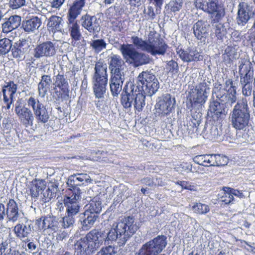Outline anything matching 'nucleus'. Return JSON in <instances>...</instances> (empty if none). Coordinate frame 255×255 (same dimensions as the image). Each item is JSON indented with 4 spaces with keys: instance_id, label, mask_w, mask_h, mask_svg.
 <instances>
[{
    "instance_id": "nucleus-11",
    "label": "nucleus",
    "mask_w": 255,
    "mask_h": 255,
    "mask_svg": "<svg viewBox=\"0 0 255 255\" xmlns=\"http://www.w3.org/2000/svg\"><path fill=\"white\" fill-rule=\"evenodd\" d=\"M254 4L252 1L240 2L238 5L237 22L239 25H244L255 15Z\"/></svg>"
},
{
    "instance_id": "nucleus-50",
    "label": "nucleus",
    "mask_w": 255,
    "mask_h": 255,
    "mask_svg": "<svg viewBox=\"0 0 255 255\" xmlns=\"http://www.w3.org/2000/svg\"><path fill=\"white\" fill-rule=\"evenodd\" d=\"M182 4V0H172L169 2L168 6L171 11L175 12L181 9Z\"/></svg>"
},
{
    "instance_id": "nucleus-19",
    "label": "nucleus",
    "mask_w": 255,
    "mask_h": 255,
    "mask_svg": "<svg viewBox=\"0 0 255 255\" xmlns=\"http://www.w3.org/2000/svg\"><path fill=\"white\" fill-rule=\"evenodd\" d=\"M109 65L111 75H125V62L120 55L112 53L109 56Z\"/></svg>"
},
{
    "instance_id": "nucleus-23",
    "label": "nucleus",
    "mask_w": 255,
    "mask_h": 255,
    "mask_svg": "<svg viewBox=\"0 0 255 255\" xmlns=\"http://www.w3.org/2000/svg\"><path fill=\"white\" fill-rule=\"evenodd\" d=\"M88 183L92 182L90 176L85 173H77L71 175L67 181V184L69 187L73 189L78 188L77 186L83 185L84 183Z\"/></svg>"
},
{
    "instance_id": "nucleus-6",
    "label": "nucleus",
    "mask_w": 255,
    "mask_h": 255,
    "mask_svg": "<svg viewBox=\"0 0 255 255\" xmlns=\"http://www.w3.org/2000/svg\"><path fill=\"white\" fill-rule=\"evenodd\" d=\"M104 237L102 231L93 230L85 238L78 242L75 246L81 252L90 255L105 243Z\"/></svg>"
},
{
    "instance_id": "nucleus-64",
    "label": "nucleus",
    "mask_w": 255,
    "mask_h": 255,
    "mask_svg": "<svg viewBox=\"0 0 255 255\" xmlns=\"http://www.w3.org/2000/svg\"><path fill=\"white\" fill-rule=\"evenodd\" d=\"M65 0H53L50 2V6L53 8L59 9Z\"/></svg>"
},
{
    "instance_id": "nucleus-31",
    "label": "nucleus",
    "mask_w": 255,
    "mask_h": 255,
    "mask_svg": "<svg viewBox=\"0 0 255 255\" xmlns=\"http://www.w3.org/2000/svg\"><path fill=\"white\" fill-rule=\"evenodd\" d=\"M52 80L50 75H44L42 76L41 80L38 84V95L44 98L47 94V91L51 87Z\"/></svg>"
},
{
    "instance_id": "nucleus-58",
    "label": "nucleus",
    "mask_w": 255,
    "mask_h": 255,
    "mask_svg": "<svg viewBox=\"0 0 255 255\" xmlns=\"http://www.w3.org/2000/svg\"><path fill=\"white\" fill-rule=\"evenodd\" d=\"M17 89V85L14 84L13 82L10 81L6 83L3 87L2 89H5L8 91L11 92L12 93H15Z\"/></svg>"
},
{
    "instance_id": "nucleus-30",
    "label": "nucleus",
    "mask_w": 255,
    "mask_h": 255,
    "mask_svg": "<svg viewBox=\"0 0 255 255\" xmlns=\"http://www.w3.org/2000/svg\"><path fill=\"white\" fill-rule=\"evenodd\" d=\"M28 47V43L25 40H19L15 42L11 48L13 57L18 59L21 58Z\"/></svg>"
},
{
    "instance_id": "nucleus-1",
    "label": "nucleus",
    "mask_w": 255,
    "mask_h": 255,
    "mask_svg": "<svg viewBox=\"0 0 255 255\" xmlns=\"http://www.w3.org/2000/svg\"><path fill=\"white\" fill-rule=\"evenodd\" d=\"M137 229L138 226L133 217L125 218L114 224L109 232L102 231L105 236V244H109L110 242L118 239L120 246H123Z\"/></svg>"
},
{
    "instance_id": "nucleus-24",
    "label": "nucleus",
    "mask_w": 255,
    "mask_h": 255,
    "mask_svg": "<svg viewBox=\"0 0 255 255\" xmlns=\"http://www.w3.org/2000/svg\"><path fill=\"white\" fill-rule=\"evenodd\" d=\"M125 81V75H111L110 80V88L112 95L118 97L122 90Z\"/></svg>"
},
{
    "instance_id": "nucleus-9",
    "label": "nucleus",
    "mask_w": 255,
    "mask_h": 255,
    "mask_svg": "<svg viewBox=\"0 0 255 255\" xmlns=\"http://www.w3.org/2000/svg\"><path fill=\"white\" fill-rule=\"evenodd\" d=\"M226 89L218 83H215L213 90V97L219 98L222 101L228 104H234L237 100L236 87L231 79H228L225 83Z\"/></svg>"
},
{
    "instance_id": "nucleus-26",
    "label": "nucleus",
    "mask_w": 255,
    "mask_h": 255,
    "mask_svg": "<svg viewBox=\"0 0 255 255\" xmlns=\"http://www.w3.org/2000/svg\"><path fill=\"white\" fill-rule=\"evenodd\" d=\"M21 17L14 15L8 18L5 19V21L2 24V30L4 33H8L17 28L20 24Z\"/></svg>"
},
{
    "instance_id": "nucleus-28",
    "label": "nucleus",
    "mask_w": 255,
    "mask_h": 255,
    "mask_svg": "<svg viewBox=\"0 0 255 255\" xmlns=\"http://www.w3.org/2000/svg\"><path fill=\"white\" fill-rule=\"evenodd\" d=\"M32 224L27 221L24 223L17 224L14 228V232L16 237L22 239L27 237L31 232Z\"/></svg>"
},
{
    "instance_id": "nucleus-41",
    "label": "nucleus",
    "mask_w": 255,
    "mask_h": 255,
    "mask_svg": "<svg viewBox=\"0 0 255 255\" xmlns=\"http://www.w3.org/2000/svg\"><path fill=\"white\" fill-rule=\"evenodd\" d=\"M159 82L157 79L153 81L148 82L144 84L142 93L146 94L147 96H151L154 94L159 89Z\"/></svg>"
},
{
    "instance_id": "nucleus-29",
    "label": "nucleus",
    "mask_w": 255,
    "mask_h": 255,
    "mask_svg": "<svg viewBox=\"0 0 255 255\" xmlns=\"http://www.w3.org/2000/svg\"><path fill=\"white\" fill-rule=\"evenodd\" d=\"M85 4V0H76L70 6L68 10V20H75L80 14Z\"/></svg>"
},
{
    "instance_id": "nucleus-15",
    "label": "nucleus",
    "mask_w": 255,
    "mask_h": 255,
    "mask_svg": "<svg viewBox=\"0 0 255 255\" xmlns=\"http://www.w3.org/2000/svg\"><path fill=\"white\" fill-rule=\"evenodd\" d=\"M175 104L174 98H172L169 94L162 97L155 106L156 113L158 115L165 116L169 114Z\"/></svg>"
},
{
    "instance_id": "nucleus-14",
    "label": "nucleus",
    "mask_w": 255,
    "mask_h": 255,
    "mask_svg": "<svg viewBox=\"0 0 255 255\" xmlns=\"http://www.w3.org/2000/svg\"><path fill=\"white\" fill-rule=\"evenodd\" d=\"M4 203L6 207L7 223H15L19 222L22 218L23 214L22 211L19 209L16 201L12 199H9L4 201Z\"/></svg>"
},
{
    "instance_id": "nucleus-54",
    "label": "nucleus",
    "mask_w": 255,
    "mask_h": 255,
    "mask_svg": "<svg viewBox=\"0 0 255 255\" xmlns=\"http://www.w3.org/2000/svg\"><path fill=\"white\" fill-rule=\"evenodd\" d=\"M226 188L224 187L223 188V195L221 197V201L225 204H229L234 200V197L231 193L226 191Z\"/></svg>"
},
{
    "instance_id": "nucleus-45",
    "label": "nucleus",
    "mask_w": 255,
    "mask_h": 255,
    "mask_svg": "<svg viewBox=\"0 0 255 255\" xmlns=\"http://www.w3.org/2000/svg\"><path fill=\"white\" fill-rule=\"evenodd\" d=\"M194 213L198 214H205L210 211L208 205L201 203H196L192 207Z\"/></svg>"
},
{
    "instance_id": "nucleus-46",
    "label": "nucleus",
    "mask_w": 255,
    "mask_h": 255,
    "mask_svg": "<svg viewBox=\"0 0 255 255\" xmlns=\"http://www.w3.org/2000/svg\"><path fill=\"white\" fill-rule=\"evenodd\" d=\"M251 68V64L249 62L245 60L240 61L239 73L240 75L252 74L253 71L250 73Z\"/></svg>"
},
{
    "instance_id": "nucleus-33",
    "label": "nucleus",
    "mask_w": 255,
    "mask_h": 255,
    "mask_svg": "<svg viewBox=\"0 0 255 255\" xmlns=\"http://www.w3.org/2000/svg\"><path fill=\"white\" fill-rule=\"evenodd\" d=\"M63 20L62 17L52 15L48 20L47 24L48 29L53 33L57 31H61L63 29Z\"/></svg>"
},
{
    "instance_id": "nucleus-16",
    "label": "nucleus",
    "mask_w": 255,
    "mask_h": 255,
    "mask_svg": "<svg viewBox=\"0 0 255 255\" xmlns=\"http://www.w3.org/2000/svg\"><path fill=\"white\" fill-rule=\"evenodd\" d=\"M233 104L226 103L222 101L219 98H216V100L211 103L208 114L211 113L212 117H215L217 119L222 118L225 117L227 112L226 111V108H231Z\"/></svg>"
},
{
    "instance_id": "nucleus-51",
    "label": "nucleus",
    "mask_w": 255,
    "mask_h": 255,
    "mask_svg": "<svg viewBox=\"0 0 255 255\" xmlns=\"http://www.w3.org/2000/svg\"><path fill=\"white\" fill-rule=\"evenodd\" d=\"M227 33L225 25L221 23H218L215 25V33L218 38L222 39Z\"/></svg>"
},
{
    "instance_id": "nucleus-39",
    "label": "nucleus",
    "mask_w": 255,
    "mask_h": 255,
    "mask_svg": "<svg viewBox=\"0 0 255 255\" xmlns=\"http://www.w3.org/2000/svg\"><path fill=\"white\" fill-rule=\"evenodd\" d=\"M81 191L79 188H75L72 191V195L66 196L64 198V203L66 206L69 204H78V201L81 199Z\"/></svg>"
},
{
    "instance_id": "nucleus-7",
    "label": "nucleus",
    "mask_w": 255,
    "mask_h": 255,
    "mask_svg": "<svg viewBox=\"0 0 255 255\" xmlns=\"http://www.w3.org/2000/svg\"><path fill=\"white\" fill-rule=\"evenodd\" d=\"M95 71L93 77L94 92L97 98H101L106 93L108 83L107 64L98 61L95 64Z\"/></svg>"
},
{
    "instance_id": "nucleus-3",
    "label": "nucleus",
    "mask_w": 255,
    "mask_h": 255,
    "mask_svg": "<svg viewBox=\"0 0 255 255\" xmlns=\"http://www.w3.org/2000/svg\"><path fill=\"white\" fill-rule=\"evenodd\" d=\"M251 114L246 98L239 100L230 114V121L237 130H246L249 127Z\"/></svg>"
},
{
    "instance_id": "nucleus-32",
    "label": "nucleus",
    "mask_w": 255,
    "mask_h": 255,
    "mask_svg": "<svg viewBox=\"0 0 255 255\" xmlns=\"http://www.w3.org/2000/svg\"><path fill=\"white\" fill-rule=\"evenodd\" d=\"M156 79L157 78L155 75L151 72L148 71L142 72L137 77L136 84L135 85V87L142 92L144 84L153 81Z\"/></svg>"
},
{
    "instance_id": "nucleus-61",
    "label": "nucleus",
    "mask_w": 255,
    "mask_h": 255,
    "mask_svg": "<svg viewBox=\"0 0 255 255\" xmlns=\"http://www.w3.org/2000/svg\"><path fill=\"white\" fill-rule=\"evenodd\" d=\"M6 207L5 204L0 202V221H2L4 218H6Z\"/></svg>"
},
{
    "instance_id": "nucleus-36",
    "label": "nucleus",
    "mask_w": 255,
    "mask_h": 255,
    "mask_svg": "<svg viewBox=\"0 0 255 255\" xmlns=\"http://www.w3.org/2000/svg\"><path fill=\"white\" fill-rule=\"evenodd\" d=\"M45 188V182L43 180L35 179L31 182L30 194L32 197H37L40 193Z\"/></svg>"
},
{
    "instance_id": "nucleus-17",
    "label": "nucleus",
    "mask_w": 255,
    "mask_h": 255,
    "mask_svg": "<svg viewBox=\"0 0 255 255\" xmlns=\"http://www.w3.org/2000/svg\"><path fill=\"white\" fill-rule=\"evenodd\" d=\"M14 112L18 116L20 122L26 127L28 128L33 125L34 116L31 110L19 103H16Z\"/></svg>"
},
{
    "instance_id": "nucleus-47",
    "label": "nucleus",
    "mask_w": 255,
    "mask_h": 255,
    "mask_svg": "<svg viewBox=\"0 0 255 255\" xmlns=\"http://www.w3.org/2000/svg\"><path fill=\"white\" fill-rule=\"evenodd\" d=\"M50 216L41 217L36 221V224L38 226V229L40 230H48L49 227V222L51 221Z\"/></svg>"
},
{
    "instance_id": "nucleus-53",
    "label": "nucleus",
    "mask_w": 255,
    "mask_h": 255,
    "mask_svg": "<svg viewBox=\"0 0 255 255\" xmlns=\"http://www.w3.org/2000/svg\"><path fill=\"white\" fill-rule=\"evenodd\" d=\"M51 222H49V227H48V230H49L50 233L57 232L59 228L61 227L60 222L56 220V218L53 217H51Z\"/></svg>"
},
{
    "instance_id": "nucleus-62",
    "label": "nucleus",
    "mask_w": 255,
    "mask_h": 255,
    "mask_svg": "<svg viewBox=\"0 0 255 255\" xmlns=\"http://www.w3.org/2000/svg\"><path fill=\"white\" fill-rule=\"evenodd\" d=\"M43 196L45 198V200L49 201L53 197L55 196V192L52 191L50 189L48 188L43 193Z\"/></svg>"
},
{
    "instance_id": "nucleus-20",
    "label": "nucleus",
    "mask_w": 255,
    "mask_h": 255,
    "mask_svg": "<svg viewBox=\"0 0 255 255\" xmlns=\"http://www.w3.org/2000/svg\"><path fill=\"white\" fill-rule=\"evenodd\" d=\"M81 20L82 27L90 33L94 34L100 30L99 19L95 16H91L86 14L82 16Z\"/></svg>"
},
{
    "instance_id": "nucleus-57",
    "label": "nucleus",
    "mask_w": 255,
    "mask_h": 255,
    "mask_svg": "<svg viewBox=\"0 0 255 255\" xmlns=\"http://www.w3.org/2000/svg\"><path fill=\"white\" fill-rule=\"evenodd\" d=\"M25 0H9V6L13 9H17L24 5Z\"/></svg>"
},
{
    "instance_id": "nucleus-38",
    "label": "nucleus",
    "mask_w": 255,
    "mask_h": 255,
    "mask_svg": "<svg viewBox=\"0 0 255 255\" xmlns=\"http://www.w3.org/2000/svg\"><path fill=\"white\" fill-rule=\"evenodd\" d=\"M86 210L97 214L102 210V203L99 197L96 196L91 199L88 204L86 206Z\"/></svg>"
},
{
    "instance_id": "nucleus-42",
    "label": "nucleus",
    "mask_w": 255,
    "mask_h": 255,
    "mask_svg": "<svg viewBox=\"0 0 255 255\" xmlns=\"http://www.w3.org/2000/svg\"><path fill=\"white\" fill-rule=\"evenodd\" d=\"M90 46L96 53H99L107 46L106 41L102 39L91 40L90 43Z\"/></svg>"
},
{
    "instance_id": "nucleus-12",
    "label": "nucleus",
    "mask_w": 255,
    "mask_h": 255,
    "mask_svg": "<svg viewBox=\"0 0 255 255\" xmlns=\"http://www.w3.org/2000/svg\"><path fill=\"white\" fill-rule=\"evenodd\" d=\"M57 40L47 41L37 45L34 49V57L36 59L41 57H50L54 56L57 52Z\"/></svg>"
},
{
    "instance_id": "nucleus-2",
    "label": "nucleus",
    "mask_w": 255,
    "mask_h": 255,
    "mask_svg": "<svg viewBox=\"0 0 255 255\" xmlns=\"http://www.w3.org/2000/svg\"><path fill=\"white\" fill-rule=\"evenodd\" d=\"M131 40L133 45L137 48L146 51L153 56L164 55L168 47L164 40L153 31L150 32L147 40H144L136 35L132 36Z\"/></svg>"
},
{
    "instance_id": "nucleus-48",
    "label": "nucleus",
    "mask_w": 255,
    "mask_h": 255,
    "mask_svg": "<svg viewBox=\"0 0 255 255\" xmlns=\"http://www.w3.org/2000/svg\"><path fill=\"white\" fill-rule=\"evenodd\" d=\"M118 248L117 246L109 245L103 248L97 255H117Z\"/></svg>"
},
{
    "instance_id": "nucleus-27",
    "label": "nucleus",
    "mask_w": 255,
    "mask_h": 255,
    "mask_svg": "<svg viewBox=\"0 0 255 255\" xmlns=\"http://www.w3.org/2000/svg\"><path fill=\"white\" fill-rule=\"evenodd\" d=\"M68 29L72 38V44L74 45L82 37L79 25L75 20H68Z\"/></svg>"
},
{
    "instance_id": "nucleus-13",
    "label": "nucleus",
    "mask_w": 255,
    "mask_h": 255,
    "mask_svg": "<svg viewBox=\"0 0 255 255\" xmlns=\"http://www.w3.org/2000/svg\"><path fill=\"white\" fill-rule=\"evenodd\" d=\"M210 83L200 82L191 94V101L194 104H203L206 101L210 92Z\"/></svg>"
},
{
    "instance_id": "nucleus-60",
    "label": "nucleus",
    "mask_w": 255,
    "mask_h": 255,
    "mask_svg": "<svg viewBox=\"0 0 255 255\" xmlns=\"http://www.w3.org/2000/svg\"><path fill=\"white\" fill-rule=\"evenodd\" d=\"M167 65L169 67V70L173 74H176L178 71V65L177 62L171 60L168 62Z\"/></svg>"
},
{
    "instance_id": "nucleus-10",
    "label": "nucleus",
    "mask_w": 255,
    "mask_h": 255,
    "mask_svg": "<svg viewBox=\"0 0 255 255\" xmlns=\"http://www.w3.org/2000/svg\"><path fill=\"white\" fill-rule=\"evenodd\" d=\"M28 107L32 109L33 114L38 123L45 124L48 121L50 116L45 107L39 101L31 96L27 100Z\"/></svg>"
},
{
    "instance_id": "nucleus-44",
    "label": "nucleus",
    "mask_w": 255,
    "mask_h": 255,
    "mask_svg": "<svg viewBox=\"0 0 255 255\" xmlns=\"http://www.w3.org/2000/svg\"><path fill=\"white\" fill-rule=\"evenodd\" d=\"M12 48V42L8 38H4L0 40V54H7Z\"/></svg>"
},
{
    "instance_id": "nucleus-25",
    "label": "nucleus",
    "mask_w": 255,
    "mask_h": 255,
    "mask_svg": "<svg viewBox=\"0 0 255 255\" xmlns=\"http://www.w3.org/2000/svg\"><path fill=\"white\" fill-rule=\"evenodd\" d=\"M98 216L89 211H85L80 215L79 221L83 230H88L92 228L97 220Z\"/></svg>"
},
{
    "instance_id": "nucleus-43",
    "label": "nucleus",
    "mask_w": 255,
    "mask_h": 255,
    "mask_svg": "<svg viewBox=\"0 0 255 255\" xmlns=\"http://www.w3.org/2000/svg\"><path fill=\"white\" fill-rule=\"evenodd\" d=\"M212 166H224L227 164L228 158L221 154H212Z\"/></svg>"
},
{
    "instance_id": "nucleus-35",
    "label": "nucleus",
    "mask_w": 255,
    "mask_h": 255,
    "mask_svg": "<svg viewBox=\"0 0 255 255\" xmlns=\"http://www.w3.org/2000/svg\"><path fill=\"white\" fill-rule=\"evenodd\" d=\"M219 7V0H206L199 8L209 14H214L217 13V16L220 14L219 13L218 8Z\"/></svg>"
},
{
    "instance_id": "nucleus-22",
    "label": "nucleus",
    "mask_w": 255,
    "mask_h": 255,
    "mask_svg": "<svg viewBox=\"0 0 255 255\" xmlns=\"http://www.w3.org/2000/svg\"><path fill=\"white\" fill-rule=\"evenodd\" d=\"M210 26L207 20H198L193 27L195 36L199 40L206 39L209 35Z\"/></svg>"
},
{
    "instance_id": "nucleus-55",
    "label": "nucleus",
    "mask_w": 255,
    "mask_h": 255,
    "mask_svg": "<svg viewBox=\"0 0 255 255\" xmlns=\"http://www.w3.org/2000/svg\"><path fill=\"white\" fill-rule=\"evenodd\" d=\"M66 208L67 214L72 216L76 215L79 212L80 207L78 203L73 205L69 204L68 206H66Z\"/></svg>"
},
{
    "instance_id": "nucleus-21",
    "label": "nucleus",
    "mask_w": 255,
    "mask_h": 255,
    "mask_svg": "<svg viewBox=\"0 0 255 255\" xmlns=\"http://www.w3.org/2000/svg\"><path fill=\"white\" fill-rule=\"evenodd\" d=\"M180 58L186 62L202 60L203 56L196 48L192 47L186 50H179L177 52Z\"/></svg>"
},
{
    "instance_id": "nucleus-18",
    "label": "nucleus",
    "mask_w": 255,
    "mask_h": 255,
    "mask_svg": "<svg viewBox=\"0 0 255 255\" xmlns=\"http://www.w3.org/2000/svg\"><path fill=\"white\" fill-rule=\"evenodd\" d=\"M54 90L58 98H67L69 96V86L63 75L58 74L54 79Z\"/></svg>"
},
{
    "instance_id": "nucleus-59",
    "label": "nucleus",
    "mask_w": 255,
    "mask_h": 255,
    "mask_svg": "<svg viewBox=\"0 0 255 255\" xmlns=\"http://www.w3.org/2000/svg\"><path fill=\"white\" fill-rule=\"evenodd\" d=\"M226 191L231 193V194L233 195V196L234 195L240 198H245L248 194L247 192H246V194H245L242 191H239L229 187L226 188Z\"/></svg>"
},
{
    "instance_id": "nucleus-34",
    "label": "nucleus",
    "mask_w": 255,
    "mask_h": 255,
    "mask_svg": "<svg viewBox=\"0 0 255 255\" xmlns=\"http://www.w3.org/2000/svg\"><path fill=\"white\" fill-rule=\"evenodd\" d=\"M41 24V19L37 16L23 21L22 26L24 30L27 32H34L37 30Z\"/></svg>"
},
{
    "instance_id": "nucleus-52",
    "label": "nucleus",
    "mask_w": 255,
    "mask_h": 255,
    "mask_svg": "<svg viewBox=\"0 0 255 255\" xmlns=\"http://www.w3.org/2000/svg\"><path fill=\"white\" fill-rule=\"evenodd\" d=\"M143 12L145 19L148 20H153L156 16V14L158 13L156 11H154L153 6L150 5L146 8H144Z\"/></svg>"
},
{
    "instance_id": "nucleus-56",
    "label": "nucleus",
    "mask_w": 255,
    "mask_h": 255,
    "mask_svg": "<svg viewBox=\"0 0 255 255\" xmlns=\"http://www.w3.org/2000/svg\"><path fill=\"white\" fill-rule=\"evenodd\" d=\"M3 106L2 108L6 110L12 109L13 108V97H8L6 96H3Z\"/></svg>"
},
{
    "instance_id": "nucleus-49",
    "label": "nucleus",
    "mask_w": 255,
    "mask_h": 255,
    "mask_svg": "<svg viewBox=\"0 0 255 255\" xmlns=\"http://www.w3.org/2000/svg\"><path fill=\"white\" fill-rule=\"evenodd\" d=\"M73 216L67 214L64 217H62L59 221L61 227L63 228H68L72 226L74 223Z\"/></svg>"
},
{
    "instance_id": "nucleus-5",
    "label": "nucleus",
    "mask_w": 255,
    "mask_h": 255,
    "mask_svg": "<svg viewBox=\"0 0 255 255\" xmlns=\"http://www.w3.org/2000/svg\"><path fill=\"white\" fill-rule=\"evenodd\" d=\"M118 44L119 47L116 45L121 52L124 59L128 64L135 67L146 64L149 62V58L145 54L137 51L132 44Z\"/></svg>"
},
{
    "instance_id": "nucleus-37",
    "label": "nucleus",
    "mask_w": 255,
    "mask_h": 255,
    "mask_svg": "<svg viewBox=\"0 0 255 255\" xmlns=\"http://www.w3.org/2000/svg\"><path fill=\"white\" fill-rule=\"evenodd\" d=\"M203 134L207 138L213 140L217 138L220 135L217 126L211 124H206L204 127Z\"/></svg>"
},
{
    "instance_id": "nucleus-40",
    "label": "nucleus",
    "mask_w": 255,
    "mask_h": 255,
    "mask_svg": "<svg viewBox=\"0 0 255 255\" xmlns=\"http://www.w3.org/2000/svg\"><path fill=\"white\" fill-rule=\"evenodd\" d=\"M194 162L204 166H212V154H201L195 156L193 159Z\"/></svg>"
},
{
    "instance_id": "nucleus-4",
    "label": "nucleus",
    "mask_w": 255,
    "mask_h": 255,
    "mask_svg": "<svg viewBox=\"0 0 255 255\" xmlns=\"http://www.w3.org/2000/svg\"><path fill=\"white\" fill-rule=\"evenodd\" d=\"M145 96L131 82L128 83L124 88L121 95V103L125 109H130L132 105L138 112L145 106Z\"/></svg>"
},
{
    "instance_id": "nucleus-8",
    "label": "nucleus",
    "mask_w": 255,
    "mask_h": 255,
    "mask_svg": "<svg viewBox=\"0 0 255 255\" xmlns=\"http://www.w3.org/2000/svg\"><path fill=\"white\" fill-rule=\"evenodd\" d=\"M167 245V238L159 235L142 245L135 255H159Z\"/></svg>"
},
{
    "instance_id": "nucleus-63",
    "label": "nucleus",
    "mask_w": 255,
    "mask_h": 255,
    "mask_svg": "<svg viewBox=\"0 0 255 255\" xmlns=\"http://www.w3.org/2000/svg\"><path fill=\"white\" fill-rule=\"evenodd\" d=\"M141 182L142 184L150 187L154 186V184H155L153 179L149 177H146L141 179Z\"/></svg>"
}]
</instances>
